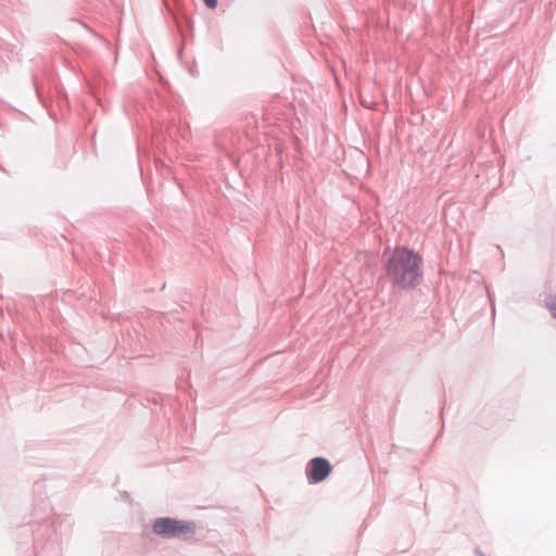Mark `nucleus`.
Returning <instances> with one entry per match:
<instances>
[{
    "mask_svg": "<svg viewBox=\"0 0 556 556\" xmlns=\"http://www.w3.org/2000/svg\"><path fill=\"white\" fill-rule=\"evenodd\" d=\"M420 264V256L413 250L395 247L389 252L386 265L387 276L400 288H414L421 277Z\"/></svg>",
    "mask_w": 556,
    "mask_h": 556,
    "instance_id": "1",
    "label": "nucleus"
},
{
    "mask_svg": "<svg viewBox=\"0 0 556 556\" xmlns=\"http://www.w3.org/2000/svg\"><path fill=\"white\" fill-rule=\"evenodd\" d=\"M153 532L166 538H187L194 532V525L172 518H159L152 525Z\"/></svg>",
    "mask_w": 556,
    "mask_h": 556,
    "instance_id": "2",
    "label": "nucleus"
},
{
    "mask_svg": "<svg viewBox=\"0 0 556 556\" xmlns=\"http://www.w3.org/2000/svg\"><path fill=\"white\" fill-rule=\"evenodd\" d=\"M331 470L332 467L326 458L315 457L308 463L307 478L314 483H319L330 475Z\"/></svg>",
    "mask_w": 556,
    "mask_h": 556,
    "instance_id": "3",
    "label": "nucleus"
},
{
    "mask_svg": "<svg viewBox=\"0 0 556 556\" xmlns=\"http://www.w3.org/2000/svg\"><path fill=\"white\" fill-rule=\"evenodd\" d=\"M547 306H548V308H549V311H551V313H552V316H553L554 318H556V302H555V301H553V302L548 303V305H547Z\"/></svg>",
    "mask_w": 556,
    "mask_h": 556,
    "instance_id": "4",
    "label": "nucleus"
},
{
    "mask_svg": "<svg viewBox=\"0 0 556 556\" xmlns=\"http://www.w3.org/2000/svg\"><path fill=\"white\" fill-rule=\"evenodd\" d=\"M205 5L210 9H215L217 5V0H203Z\"/></svg>",
    "mask_w": 556,
    "mask_h": 556,
    "instance_id": "5",
    "label": "nucleus"
}]
</instances>
